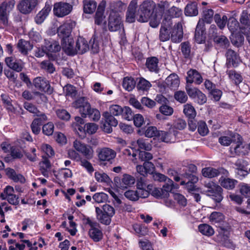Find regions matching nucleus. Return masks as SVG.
Masks as SVG:
<instances>
[{"label": "nucleus", "mask_w": 250, "mask_h": 250, "mask_svg": "<svg viewBox=\"0 0 250 250\" xmlns=\"http://www.w3.org/2000/svg\"><path fill=\"white\" fill-rule=\"evenodd\" d=\"M5 171L7 177L15 182L24 183L25 182V179L23 176L21 174H17L14 169L8 167L5 169Z\"/></svg>", "instance_id": "nucleus-23"}, {"label": "nucleus", "mask_w": 250, "mask_h": 250, "mask_svg": "<svg viewBox=\"0 0 250 250\" xmlns=\"http://www.w3.org/2000/svg\"><path fill=\"white\" fill-rule=\"evenodd\" d=\"M187 77V83H192L193 82L197 84H200L203 82V78L200 74L195 69H190L188 71Z\"/></svg>", "instance_id": "nucleus-21"}, {"label": "nucleus", "mask_w": 250, "mask_h": 250, "mask_svg": "<svg viewBox=\"0 0 250 250\" xmlns=\"http://www.w3.org/2000/svg\"><path fill=\"white\" fill-rule=\"evenodd\" d=\"M171 133L169 132L159 130L158 137H160V139L161 141L166 143H169L171 141Z\"/></svg>", "instance_id": "nucleus-63"}, {"label": "nucleus", "mask_w": 250, "mask_h": 250, "mask_svg": "<svg viewBox=\"0 0 250 250\" xmlns=\"http://www.w3.org/2000/svg\"><path fill=\"white\" fill-rule=\"evenodd\" d=\"M88 233L90 237L95 242H99L103 238L102 231L97 228L90 229Z\"/></svg>", "instance_id": "nucleus-40"}, {"label": "nucleus", "mask_w": 250, "mask_h": 250, "mask_svg": "<svg viewBox=\"0 0 250 250\" xmlns=\"http://www.w3.org/2000/svg\"><path fill=\"white\" fill-rule=\"evenodd\" d=\"M139 149H144L145 151H149L152 148V145L149 142L147 139L144 138H139L136 141Z\"/></svg>", "instance_id": "nucleus-39"}, {"label": "nucleus", "mask_w": 250, "mask_h": 250, "mask_svg": "<svg viewBox=\"0 0 250 250\" xmlns=\"http://www.w3.org/2000/svg\"><path fill=\"white\" fill-rule=\"evenodd\" d=\"M56 114L59 118L61 120L68 121L70 118V115L66 110L59 109L56 110Z\"/></svg>", "instance_id": "nucleus-60"}, {"label": "nucleus", "mask_w": 250, "mask_h": 250, "mask_svg": "<svg viewBox=\"0 0 250 250\" xmlns=\"http://www.w3.org/2000/svg\"><path fill=\"white\" fill-rule=\"evenodd\" d=\"M108 195L104 192L96 193L94 194L93 199L98 203H104L107 201Z\"/></svg>", "instance_id": "nucleus-52"}, {"label": "nucleus", "mask_w": 250, "mask_h": 250, "mask_svg": "<svg viewBox=\"0 0 250 250\" xmlns=\"http://www.w3.org/2000/svg\"><path fill=\"white\" fill-rule=\"evenodd\" d=\"M105 1L103 0L98 6L95 17V22L98 25L102 23L103 20V14L104 11Z\"/></svg>", "instance_id": "nucleus-29"}, {"label": "nucleus", "mask_w": 250, "mask_h": 250, "mask_svg": "<svg viewBox=\"0 0 250 250\" xmlns=\"http://www.w3.org/2000/svg\"><path fill=\"white\" fill-rule=\"evenodd\" d=\"M213 40L215 42L223 47H228L229 43L228 39L224 36H215Z\"/></svg>", "instance_id": "nucleus-49"}, {"label": "nucleus", "mask_w": 250, "mask_h": 250, "mask_svg": "<svg viewBox=\"0 0 250 250\" xmlns=\"http://www.w3.org/2000/svg\"><path fill=\"white\" fill-rule=\"evenodd\" d=\"M34 86L39 90L48 94H51L54 89L51 86L49 82L46 78L42 77L35 78L33 81Z\"/></svg>", "instance_id": "nucleus-4"}, {"label": "nucleus", "mask_w": 250, "mask_h": 250, "mask_svg": "<svg viewBox=\"0 0 250 250\" xmlns=\"http://www.w3.org/2000/svg\"><path fill=\"white\" fill-rule=\"evenodd\" d=\"M72 106L79 109V112L82 117L89 118L93 121H98L101 117L100 111L94 108H91L88 98L85 97H80L72 103Z\"/></svg>", "instance_id": "nucleus-1"}, {"label": "nucleus", "mask_w": 250, "mask_h": 250, "mask_svg": "<svg viewBox=\"0 0 250 250\" xmlns=\"http://www.w3.org/2000/svg\"><path fill=\"white\" fill-rule=\"evenodd\" d=\"M175 99L181 103H186L188 99V96L184 91H178L174 94Z\"/></svg>", "instance_id": "nucleus-54"}, {"label": "nucleus", "mask_w": 250, "mask_h": 250, "mask_svg": "<svg viewBox=\"0 0 250 250\" xmlns=\"http://www.w3.org/2000/svg\"><path fill=\"white\" fill-rule=\"evenodd\" d=\"M219 182L221 186L229 190L233 189L237 183V180L230 178H223V179H219Z\"/></svg>", "instance_id": "nucleus-36"}, {"label": "nucleus", "mask_w": 250, "mask_h": 250, "mask_svg": "<svg viewBox=\"0 0 250 250\" xmlns=\"http://www.w3.org/2000/svg\"><path fill=\"white\" fill-rule=\"evenodd\" d=\"M74 25V23L72 22L64 23L58 28V36L62 39L72 37L71 33Z\"/></svg>", "instance_id": "nucleus-13"}, {"label": "nucleus", "mask_w": 250, "mask_h": 250, "mask_svg": "<svg viewBox=\"0 0 250 250\" xmlns=\"http://www.w3.org/2000/svg\"><path fill=\"white\" fill-rule=\"evenodd\" d=\"M227 66L228 68L236 67L240 62L239 55L232 49H228L226 53Z\"/></svg>", "instance_id": "nucleus-14"}, {"label": "nucleus", "mask_w": 250, "mask_h": 250, "mask_svg": "<svg viewBox=\"0 0 250 250\" xmlns=\"http://www.w3.org/2000/svg\"><path fill=\"white\" fill-rule=\"evenodd\" d=\"M38 0H21L18 4L19 10L22 14L29 13L35 7Z\"/></svg>", "instance_id": "nucleus-10"}, {"label": "nucleus", "mask_w": 250, "mask_h": 250, "mask_svg": "<svg viewBox=\"0 0 250 250\" xmlns=\"http://www.w3.org/2000/svg\"><path fill=\"white\" fill-rule=\"evenodd\" d=\"M137 20L140 22H147L152 17L154 6L148 1H144L137 10Z\"/></svg>", "instance_id": "nucleus-2"}, {"label": "nucleus", "mask_w": 250, "mask_h": 250, "mask_svg": "<svg viewBox=\"0 0 250 250\" xmlns=\"http://www.w3.org/2000/svg\"><path fill=\"white\" fill-rule=\"evenodd\" d=\"M116 156V152L109 148L104 147L101 149L98 153V157L101 161L110 162Z\"/></svg>", "instance_id": "nucleus-18"}, {"label": "nucleus", "mask_w": 250, "mask_h": 250, "mask_svg": "<svg viewBox=\"0 0 250 250\" xmlns=\"http://www.w3.org/2000/svg\"><path fill=\"white\" fill-rule=\"evenodd\" d=\"M186 89L188 96L194 99L199 104L202 105L207 102L206 96L199 89L187 85Z\"/></svg>", "instance_id": "nucleus-6"}, {"label": "nucleus", "mask_w": 250, "mask_h": 250, "mask_svg": "<svg viewBox=\"0 0 250 250\" xmlns=\"http://www.w3.org/2000/svg\"><path fill=\"white\" fill-rule=\"evenodd\" d=\"M171 33V40L174 42H179L182 41L183 36L182 25L181 23L178 22L172 28Z\"/></svg>", "instance_id": "nucleus-17"}, {"label": "nucleus", "mask_w": 250, "mask_h": 250, "mask_svg": "<svg viewBox=\"0 0 250 250\" xmlns=\"http://www.w3.org/2000/svg\"><path fill=\"white\" fill-rule=\"evenodd\" d=\"M123 108L118 105H112L109 108L108 113L113 116H119L123 113Z\"/></svg>", "instance_id": "nucleus-62"}, {"label": "nucleus", "mask_w": 250, "mask_h": 250, "mask_svg": "<svg viewBox=\"0 0 250 250\" xmlns=\"http://www.w3.org/2000/svg\"><path fill=\"white\" fill-rule=\"evenodd\" d=\"M5 62L9 68L17 72L21 71L23 69V65L22 63L17 60H15L12 57L6 58Z\"/></svg>", "instance_id": "nucleus-25"}, {"label": "nucleus", "mask_w": 250, "mask_h": 250, "mask_svg": "<svg viewBox=\"0 0 250 250\" xmlns=\"http://www.w3.org/2000/svg\"><path fill=\"white\" fill-rule=\"evenodd\" d=\"M72 8L73 6L71 4L61 1L54 4L53 12L57 17H63L68 15L72 10Z\"/></svg>", "instance_id": "nucleus-5"}, {"label": "nucleus", "mask_w": 250, "mask_h": 250, "mask_svg": "<svg viewBox=\"0 0 250 250\" xmlns=\"http://www.w3.org/2000/svg\"><path fill=\"white\" fill-rule=\"evenodd\" d=\"M121 17L119 13L112 10L110 12L108 19V29L111 32L117 31L122 28Z\"/></svg>", "instance_id": "nucleus-7"}, {"label": "nucleus", "mask_w": 250, "mask_h": 250, "mask_svg": "<svg viewBox=\"0 0 250 250\" xmlns=\"http://www.w3.org/2000/svg\"><path fill=\"white\" fill-rule=\"evenodd\" d=\"M54 131V125L51 122H49L42 126V132L44 134L49 136L53 134Z\"/></svg>", "instance_id": "nucleus-64"}, {"label": "nucleus", "mask_w": 250, "mask_h": 250, "mask_svg": "<svg viewBox=\"0 0 250 250\" xmlns=\"http://www.w3.org/2000/svg\"><path fill=\"white\" fill-rule=\"evenodd\" d=\"M83 12L86 14H92L97 7V3L94 0H83Z\"/></svg>", "instance_id": "nucleus-27"}, {"label": "nucleus", "mask_w": 250, "mask_h": 250, "mask_svg": "<svg viewBox=\"0 0 250 250\" xmlns=\"http://www.w3.org/2000/svg\"><path fill=\"white\" fill-rule=\"evenodd\" d=\"M227 74L229 79L233 81L236 85L239 84L243 80L242 76L235 70L228 71Z\"/></svg>", "instance_id": "nucleus-42"}, {"label": "nucleus", "mask_w": 250, "mask_h": 250, "mask_svg": "<svg viewBox=\"0 0 250 250\" xmlns=\"http://www.w3.org/2000/svg\"><path fill=\"white\" fill-rule=\"evenodd\" d=\"M61 48L68 55L76 54V49L75 48L74 41L73 37L64 38L61 41Z\"/></svg>", "instance_id": "nucleus-11"}, {"label": "nucleus", "mask_w": 250, "mask_h": 250, "mask_svg": "<svg viewBox=\"0 0 250 250\" xmlns=\"http://www.w3.org/2000/svg\"><path fill=\"white\" fill-rule=\"evenodd\" d=\"M105 119L106 123H108L112 126H116L118 125V121L115 118L114 116L111 115L108 112H105L103 114Z\"/></svg>", "instance_id": "nucleus-47"}, {"label": "nucleus", "mask_w": 250, "mask_h": 250, "mask_svg": "<svg viewBox=\"0 0 250 250\" xmlns=\"http://www.w3.org/2000/svg\"><path fill=\"white\" fill-rule=\"evenodd\" d=\"M114 182L117 187L124 189L133 185L135 182V179L132 176L125 174L122 179L115 177Z\"/></svg>", "instance_id": "nucleus-9"}, {"label": "nucleus", "mask_w": 250, "mask_h": 250, "mask_svg": "<svg viewBox=\"0 0 250 250\" xmlns=\"http://www.w3.org/2000/svg\"><path fill=\"white\" fill-rule=\"evenodd\" d=\"M95 178L98 182L109 183L111 181L109 176L105 173H95Z\"/></svg>", "instance_id": "nucleus-48"}, {"label": "nucleus", "mask_w": 250, "mask_h": 250, "mask_svg": "<svg viewBox=\"0 0 250 250\" xmlns=\"http://www.w3.org/2000/svg\"><path fill=\"white\" fill-rule=\"evenodd\" d=\"M182 177L186 178L188 181L186 183V188L190 193L196 192L198 189L195 184L198 181V178L195 175L189 174L188 173H183L182 175Z\"/></svg>", "instance_id": "nucleus-15"}, {"label": "nucleus", "mask_w": 250, "mask_h": 250, "mask_svg": "<svg viewBox=\"0 0 250 250\" xmlns=\"http://www.w3.org/2000/svg\"><path fill=\"white\" fill-rule=\"evenodd\" d=\"M214 15V11L211 9H206L203 11L202 19L206 23H210L212 21Z\"/></svg>", "instance_id": "nucleus-50"}, {"label": "nucleus", "mask_w": 250, "mask_h": 250, "mask_svg": "<svg viewBox=\"0 0 250 250\" xmlns=\"http://www.w3.org/2000/svg\"><path fill=\"white\" fill-rule=\"evenodd\" d=\"M75 48L76 49V54H82L86 52L89 48L87 41L82 37H79L76 42Z\"/></svg>", "instance_id": "nucleus-24"}, {"label": "nucleus", "mask_w": 250, "mask_h": 250, "mask_svg": "<svg viewBox=\"0 0 250 250\" xmlns=\"http://www.w3.org/2000/svg\"><path fill=\"white\" fill-rule=\"evenodd\" d=\"M198 229L201 233L208 236L212 235L214 233L212 228L206 224L200 225L198 227Z\"/></svg>", "instance_id": "nucleus-41"}, {"label": "nucleus", "mask_w": 250, "mask_h": 250, "mask_svg": "<svg viewBox=\"0 0 250 250\" xmlns=\"http://www.w3.org/2000/svg\"><path fill=\"white\" fill-rule=\"evenodd\" d=\"M185 14L188 16H195L198 14L197 4L196 2L188 3L185 8Z\"/></svg>", "instance_id": "nucleus-32"}, {"label": "nucleus", "mask_w": 250, "mask_h": 250, "mask_svg": "<svg viewBox=\"0 0 250 250\" xmlns=\"http://www.w3.org/2000/svg\"><path fill=\"white\" fill-rule=\"evenodd\" d=\"M224 219V215L219 212H213L209 216V220L213 224L220 223L223 221Z\"/></svg>", "instance_id": "nucleus-44"}, {"label": "nucleus", "mask_w": 250, "mask_h": 250, "mask_svg": "<svg viewBox=\"0 0 250 250\" xmlns=\"http://www.w3.org/2000/svg\"><path fill=\"white\" fill-rule=\"evenodd\" d=\"M51 10L50 7L45 6L44 7L39 13L36 15L35 20L37 24H41L46 17L48 16L49 13Z\"/></svg>", "instance_id": "nucleus-34"}, {"label": "nucleus", "mask_w": 250, "mask_h": 250, "mask_svg": "<svg viewBox=\"0 0 250 250\" xmlns=\"http://www.w3.org/2000/svg\"><path fill=\"white\" fill-rule=\"evenodd\" d=\"M159 131L155 126H149L145 131V135L148 138L158 136Z\"/></svg>", "instance_id": "nucleus-53"}, {"label": "nucleus", "mask_w": 250, "mask_h": 250, "mask_svg": "<svg viewBox=\"0 0 250 250\" xmlns=\"http://www.w3.org/2000/svg\"><path fill=\"white\" fill-rule=\"evenodd\" d=\"M41 67L47 73L52 74L55 71V67L53 64L49 60L42 61L41 63Z\"/></svg>", "instance_id": "nucleus-45"}, {"label": "nucleus", "mask_w": 250, "mask_h": 250, "mask_svg": "<svg viewBox=\"0 0 250 250\" xmlns=\"http://www.w3.org/2000/svg\"><path fill=\"white\" fill-rule=\"evenodd\" d=\"M167 87L171 89H177L180 84V80L177 75L173 73L169 75L165 80Z\"/></svg>", "instance_id": "nucleus-22"}, {"label": "nucleus", "mask_w": 250, "mask_h": 250, "mask_svg": "<svg viewBox=\"0 0 250 250\" xmlns=\"http://www.w3.org/2000/svg\"><path fill=\"white\" fill-rule=\"evenodd\" d=\"M234 137H236L238 140L234 146L232 145L230 146L229 148L230 154L233 157L235 156V155H244L245 154L243 151L244 146H243L242 143L240 140L241 137L240 135L236 134L234 135Z\"/></svg>", "instance_id": "nucleus-19"}, {"label": "nucleus", "mask_w": 250, "mask_h": 250, "mask_svg": "<svg viewBox=\"0 0 250 250\" xmlns=\"http://www.w3.org/2000/svg\"><path fill=\"white\" fill-rule=\"evenodd\" d=\"M239 192L242 196L246 198H250V186L246 183H242L239 185Z\"/></svg>", "instance_id": "nucleus-43"}, {"label": "nucleus", "mask_w": 250, "mask_h": 250, "mask_svg": "<svg viewBox=\"0 0 250 250\" xmlns=\"http://www.w3.org/2000/svg\"><path fill=\"white\" fill-rule=\"evenodd\" d=\"M183 112L188 119H194L196 115L194 107L190 104L184 105Z\"/></svg>", "instance_id": "nucleus-37"}, {"label": "nucleus", "mask_w": 250, "mask_h": 250, "mask_svg": "<svg viewBox=\"0 0 250 250\" xmlns=\"http://www.w3.org/2000/svg\"><path fill=\"white\" fill-rule=\"evenodd\" d=\"M172 24L171 18L167 17L163 20L159 34V39L161 42H165L169 39L170 34L168 31L171 28Z\"/></svg>", "instance_id": "nucleus-8"}, {"label": "nucleus", "mask_w": 250, "mask_h": 250, "mask_svg": "<svg viewBox=\"0 0 250 250\" xmlns=\"http://www.w3.org/2000/svg\"><path fill=\"white\" fill-rule=\"evenodd\" d=\"M91 49L93 53H97L99 51V43L96 35L94 34L89 41Z\"/></svg>", "instance_id": "nucleus-57"}, {"label": "nucleus", "mask_w": 250, "mask_h": 250, "mask_svg": "<svg viewBox=\"0 0 250 250\" xmlns=\"http://www.w3.org/2000/svg\"><path fill=\"white\" fill-rule=\"evenodd\" d=\"M136 85V81L134 79L131 77H126L124 78L123 81V87L128 91L132 90Z\"/></svg>", "instance_id": "nucleus-38"}, {"label": "nucleus", "mask_w": 250, "mask_h": 250, "mask_svg": "<svg viewBox=\"0 0 250 250\" xmlns=\"http://www.w3.org/2000/svg\"><path fill=\"white\" fill-rule=\"evenodd\" d=\"M138 157L139 160L144 162H149L153 158L152 154L147 151H140Z\"/></svg>", "instance_id": "nucleus-55"}, {"label": "nucleus", "mask_w": 250, "mask_h": 250, "mask_svg": "<svg viewBox=\"0 0 250 250\" xmlns=\"http://www.w3.org/2000/svg\"><path fill=\"white\" fill-rule=\"evenodd\" d=\"M44 47L45 50L50 53H56L60 51L61 46L56 41L45 40Z\"/></svg>", "instance_id": "nucleus-28"}, {"label": "nucleus", "mask_w": 250, "mask_h": 250, "mask_svg": "<svg viewBox=\"0 0 250 250\" xmlns=\"http://www.w3.org/2000/svg\"><path fill=\"white\" fill-rule=\"evenodd\" d=\"M205 187L204 192L207 196L210 197L216 203L222 201L223 189L220 186L209 181L205 183Z\"/></svg>", "instance_id": "nucleus-3"}, {"label": "nucleus", "mask_w": 250, "mask_h": 250, "mask_svg": "<svg viewBox=\"0 0 250 250\" xmlns=\"http://www.w3.org/2000/svg\"><path fill=\"white\" fill-rule=\"evenodd\" d=\"M17 47L21 54L26 56L28 55V52L33 49V45L29 41L20 39L17 44Z\"/></svg>", "instance_id": "nucleus-20"}, {"label": "nucleus", "mask_w": 250, "mask_h": 250, "mask_svg": "<svg viewBox=\"0 0 250 250\" xmlns=\"http://www.w3.org/2000/svg\"><path fill=\"white\" fill-rule=\"evenodd\" d=\"M181 52L184 57L186 59L189 58L191 53V46L189 42H185L181 44Z\"/></svg>", "instance_id": "nucleus-46"}, {"label": "nucleus", "mask_w": 250, "mask_h": 250, "mask_svg": "<svg viewBox=\"0 0 250 250\" xmlns=\"http://www.w3.org/2000/svg\"><path fill=\"white\" fill-rule=\"evenodd\" d=\"M164 182L165 184L161 188L163 191V197L167 198L169 196V193L175 188V186L173 181L169 178H168Z\"/></svg>", "instance_id": "nucleus-33"}, {"label": "nucleus", "mask_w": 250, "mask_h": 250, "mask_svg": "<svg viewBox=\"0 0 250 250\" xmlns=\"http://www.w3.org/2000/svg\"><path fill=\"white\" fill-rule=\"evenodd\" d=\"M138 191L129 190L125 192V196L129 200L133 201H136L139 199V194Z\"/></svg>", "instance_id": "nucleus-58"}, {"label": "nucleus", "mask_w": 250, "mask_h": 250, "mask_svg": "<svg viewBox=\"0 0 250 250\" xmlns=\"http://www.w3.org/2000/svg\"><path fill=\"white\" fill-rule=\"evenodd\" d=\"M150 83L144 78H141L137 84L139 90H147L151 86Z\"/></svg>", "instance_id": "nucleus-51"}, {"label": "nucleus", "mask_w": 250, "mask_h": 250, "mask_svg": "<svg viewBox=\"0 0 250 250\" xmlns=\"http://www.w3.org/2000/svg\"><path fill=\"white\" fill-rule=\"evenodd\" d=\"M95 211L98 220L102 224L108 225L111 221V217L106 214L103 211L102 209L99 207H96Z\"/></svg>", "instance_id": "nucleus-26"}, {"label": "nucleus", "mask_w": 250, "mask_h": 250, "mask_svg": "<svg viewBox=\"0 0 250 250\" xmlns=\"http://www.w3.org/2000/svg\"><path fill=\"white\" fill-rule=\"evenodd\" d=\"M137 3L136 0H132L128 5L126 13V21L129 23L134 22L137 20Z\"/></svg>", "instance_id": "nucleus-16"}, {"label": "nucleus", "mask_w": 250, "mask_h": 250, "mask_svg": "<svg viewBox=\"0 0 250 250\" xmlns=\"http://www.w3.org/2000/svg\"><path fill=\"white\" fill-rule=\"evenodd\" d=\"M239 23L236 19L230 17L228 20V26L231 32L235 31L238 27Z\"/></svg>", "instance_id": "nucleus-56"}, {"label": "nucleus", "mask_w": 250, "mask_h": 250, "mask_svg": "<svg viewBox=\"0 0 250 250\" xmlns=\"http://www.w3.org/2000/svg\"><path fill=\"white\" fill-rule=\"evenodd\" d=\"M223 170V169H217L213 167H208L202 169V173L205 177L212 178L218 176Z\"/></svg>", "instance_id": "nucleus-30"}, {"label": "nucleus", "mask_w": 250, "mask_h": 250, "mask_svg": "<svg viewBox=\"0 0 250 250\" xmlns=\"http://www.w3.org/2000/svg\"><path fill=\"white\" fill-rule=\"evenodd\" d=\"M198 131L202 136H205L208 132V129L206 123L204 121L198 122Z\"/></svg>", "instance_id": "nucleus-59"}, {"label": "nucleus", "mask_w": 250, "mask_h": 250, "mask_svg": "<svg viewBox=\"0 0 250 250\" xmlns=\"http://www.w3.org/2000/svg\"><path fill=\"white\" fill-rule=\"evenodd\" d=\"M158 63V59L155 57H152L147 59L146 65L150 71L158 73L159 70Z\"/></svg>", "instance_id": "nucleus-31"}, {"label": "nucleus", "mask_w": 250, "mask_h": 250, "mask_svg": "<svg viewBox=\"0 0 250 250\" xmlns=\"http://www.w3.org/2000/svg\"><path fill=\"white\" fill-rule=\"evenodd\" d=\"M73 146L78 151L82 153L86 159H90L93 157V151L90 146H86L78 140H75L74 142Z\"/></svg>", "instance_id": "nucleus-12"}, {"label": "nucleus", "mask_w": 250, "mask_h": 250, "mask_svg": "<svg viewBox=\"0 0 250 250\" xmlns=\"http://www.w3.org/2000/svg\"><path fill=\"white\" fill-rule=\"evenodd\" d=\"M10 155L13 159H21L24 153L23 148L18 146H12L10 147Z\"/></svg>", "instance_id": "nucleus-35"}, {"label": "nucleus", "mask_w": 250, "mask_h": 250, "mask_svg": "<svg viewBox=\"0 0 250 250\" xmlns=\"http://www.w3.org/2000/svg\"><path fill=\"white\" fill-rule=\"evenodd\" d=\"M123 110L122 115L124 118L128 121H130L133 119L134 115L130 107L125 106L123 108Z\"/></svg>", "instance_id": "nucleus-61"}]
</instances>
